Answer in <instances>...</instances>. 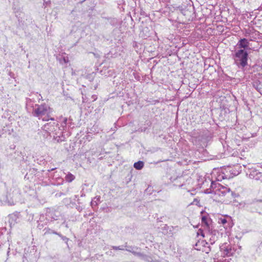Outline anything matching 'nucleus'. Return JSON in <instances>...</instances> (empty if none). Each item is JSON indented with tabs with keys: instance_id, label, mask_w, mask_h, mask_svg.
Wrapping results in <instances>:
<instances>
[{
	"instance_id": "1",
	"label": "nucleus",
	"mask_w": 262,
	"mask_h": 262,
	"mask_svg": "<svg viewBox=\"0 0 262 262\" xmlns=\"http://www.w3.org/2000/svg\"><path fill=\"white\" fill-rule=\"evenodd\" d=\"M31 107L33 108L32 114L33 116L37 117L39 119H41L43 121L54 120V118L51 117L53 110L48 104H35L34 106H31Z\"/></svg>"
},
{
	"instance_id": "2",
	"label": "nucleus",
	"mask_w": 262,
	"mask_h": 262,
	"mask_svg": "<svg viewBox=\"0 0 262 262\" xmlns=\"http://www.w3.org/2000/svg\"><path fill=\"white\" fill-rule=\"evenodd\" d=\"M234 63L239 69H244L248 64V53L243 49L235 50L232 54Z\"/></svg>"
},
{
	"instance_id": "3",
	"label": "nucleus",
	"mask_w": 262,
	"mask_h": 262,
	"mask_svg": "<svg viewBox=\"0 0 262 262\" xmlns=\"http://www.w3.org/2000/svg\"><path fill=\"white\" fill-rule=\"evenodd\" d=\"M249 177L251 179L260 181L262 182V172H259L258 170L255 169L251 170L249 174Z\"/></svg>"
},
{
	"instance_id": "4",
	"label": "nucleus",
	"mask_w": 262,
	"mask_h": 262,
	"mask_svg": "<svg viewBox=\"0 0 262 262\" xmlns=\"http://www.w3.org/2000/svg\"><path fill=\"white\" fill-rule=\"evenodd\" d=\"M219 223L222 224L226 229H230L232 227V223L230 219L227 220L225 217L220 218L219 220Z\"/></svg>"
},
{
	"instance_id": "5",
	"label": "nucleus",
	"mask_w": 262,
	"mask_h": 262,
	"mask_svg": "<svg viewBox=\"0 0 262 262\" xmlns=\"http://www.w3.org/2000/svg\"><path fill=\"white\" fill-rule=\"evenodd\" d=\"M249 45V42L246 38L241 39L237 43V46H238L240 49L245 50L248 48Z\"/></svg>"
},
{
	"instance_id": "6",
	"label": "nucleus",
	"mask_w": 262,
	"mask_h": 262,
	"mask_svg": "<svg viewBox=\"0 0 262 262\" xmlns=\"http://www.w3.org/2000/svg\"><path fill=\"white\" fill-rule=\"evenodd\" d=\"M133 254L135 256H138L139 258H140L141 259L144 260L149 261L151 259V258L149 256L146 255L145 254H143V253H142L140 252H137L136 251H133Z\"/></svg>"
},
{
	"instance_id": "7",
	"label": "nucleus",
	"mask_w": 262,
	"mask_h": 262,
	"mask_svg": "<svg viewBox=\"0 0 262 262\" xmlns=\"http://www.w3.org/2000/svg\"><path fill=\"white\" fill-rule=\"evenodd\" d=\"M174 185L176 186H178L179 187H182L184 185V179L183 177H179V178L176 180V183L174 184Z\"/></svg>"
},
{
	"instance_id": "8",
	"label": "nucleus",
	"mask_w": 262,
	"mask_h": 262,
	"mask_svg": "<svg viewBox=\"0 0 262 262\" xmlns=\"http://www.w3.org/2000/svg\"><path fill=\"white\" fill-rule=\"evenodd\" d=\"M144 166V162L141 161H139L135 162L134 164V167L137 170H141Z\"/></svg>"
},
{
	"instance_id": "9",
	"label": "nucleus",
	"mask_w": 262,
	"mask_h": 262,
	"mask_svg": "<svg viewBox=\"0 0 262 262\" xmlns=\"http://www.w3.org/2000/svg\"><path fill=\"white\" fill-rule=\"evenodd\" d=\"M18 21L19 24L23 26H27L31 23V19H30V17H29L28 18H26V20H25L22 17H21L20 18H18Z\"/></svg>"
},
{
	"instance_id": "10",
	"label": "nucleus",
	"mask_w": 262,
	"mask_h": 262,
	"mask_svg": "<svg viewBox=\"0 0 262 262\" xmlns=\"http://www.w3.org/2000/svg\"><path fill=\"white\" fill-rule=\"evenodd\" d=\"M74 179L75 176L70 172H69L65 177V180L68 182H71Z\"/></svg>"
},
{
	"instance_id": "11",
	"label": "nucleus",
	"mask_w": 262,
	"mask_h": 262,
	"mask_svg": "<svg viewBox=\"0 0 262 262\" xmlns=\"http://www.w3.org/2000/svg\"><path fill=\"white\" fill-rule=\"evenodd\" d=\"M44 129L47 130L49 133L53 132L54 127L51 125L49 123H47L44 125Z\"/></svg>"
},
{
	"instance_id": "12",
	"label": "nucleus",
	"mask_w": 262,
	"mask_h": 262,
	"mask_svg": "<svg viewBox=\"0 0 262 262\" xmlns=\"http://www.w3.org/2000/svg\"><path fill=\"white\" fill-rule=\"evenodd\" d=\"M100 200V196H96L91 201V206L93 207L94 206H97V202H99Z\"/></svg>"
},
{
	"instance_id": "13",
	"label": "nucleus",
	"mask_w": 262,
	"mask_h": 262,
	"mask_svg": "<svg viewBox=\"0 0 262 262\" xmlns=\"http://www.w3.org/2000/svg\"><path fill=\"white\" fill-rule=\"evenodd\" d=\"M202 223L204 224L206 227H209V223L208 221V219L205 216H203L202 217Z\"/></svg>"
},
{
	"instance_id": "14",
	"label": "nucleus",
	"mask_w": 262,
	"mask_h": 262,
	"mask_svg": "<svg viewBox=\"0 0 262 262\" xmlns=\"http://www.w3.org/2000/svg\"><path fill=\"white\" fill-rule=\"evenodd\" d=\"M54 139L57 142L59 143L64 140L65 138L62 135L61 137L60 136H54Z\"/></svg>"
},
{
	"instance_id": "15",
	"label": "nucleus",
	"mask_w": 262,
	"mask_h": 262,
	"mask_svg": "<svg viewBox=\"0 0 262 262\" xmlns=\"http://www.w3.org/2000/svg\"><path fill=\"white\" fill-rule=\"evenodd\" d=\"M124 247L127 248H126L125 249L126 251H127L128 252H130L132 253H133V251H135V249L136 250H138V248L137 247H132V246L128 247L126 245H125Z\"/></svg>"
},
{
	"instance_id": "16",
	"label": "nucleus",
	"mask_w": 262,
	"mask_h": 262,
	"mask_svg": "<svg viewBox=\"0 0 262 262\" xmlns=\"http://www.w3.org/2000/svg\"><path fill=\"white\" fill-rule=\"evenodd\" d=\"M45 234H56V235H58V234H59V233H58L56 231H55L53 230L48 228L46 230V231L45 232Z\"/></svg>"
},
{
	"instance_id": "17",
	"label": "nucleus",
	"mask_w": 262,
	"mask_h": 262,
	"mask_svg": "<svg viewBox=\"0 0 262 262\" xmlns=\"http://www.w3.org/2000/svg\"><path fill=\"white\" fill-rule=\"evenodd\" d=\"M222 190H221V192L223 194H226L227 192H228L230 191V189L229 188L226 187H222Z\"/></svg>"
},
{
	"instance_id": "18",
	"label": "nucleus",
	"mask_w": 262,
	"mask_h": 262,
	"mask_svg": "<svg viewBox=\"0 0 262 262\" xmlns=\"http://www.w3.org/2000/svg\"><path fill=\"white\" fill-rule=\"evenodd\" d=\"M124 246H113L111 247V248L114 249V250H124Z\"/></svg>"
},
{
	"instance_id": "19",
	"label": "nucleus",
	"mask_w": 262,
	"mask_h": 262,
	"mask_svg": "<svg viewBox=\"0 0 262 262\" xmlns=\"http://www.w3.org/2000/svg\"><path fill=\"white\" fill-rule=\"evenodd\" d=\"M58 235L59 237H61V238L63 241H64L66 243H67V242H68V241H69V239H68L67 237H66V236H64L62 235L60 233L58 234Z\"/></svg>"
},
{
	"instance_id": "20",
	"label": "nucleus",
	"mask_w": 262,
	"mask_h": 262,
	"mask_svg": "<svg viewBox=\"0 0 262 262\" xmlns=\"http://www.w3.org/2000/svg\"><path fill=\"white\" fill-rule=\"evenodd\" d=\"M67 118H64L62 122V125L63 126H66L67 125Z\"/></svg>"
},
{
	"instance_id": "21",
	"label": "nucleus",
	"mask_w": 262,
	"mask_h": 262,
	"mask_svg": "<svg viewBox=\"0 0 262 262\" xmlns=\"http://www.w3.org/2000/svg\"><path fill=\"white\" fill-rule=\"evenodd\" d=\"M200 233H201V235H202V236L204 237V233H203V231H202V230H199V232H198V234H200Z\"/></svg>"
},
{
	"instance_id": "22",
	"label": "nucleus",
	"mask_w": 262,
	"mask_h": 262,
	"mask_svg": "<svg viewBox=\"0 0 262 262\" xmlns=\"http://www.w3.org/2000/svg\"><path fill=\"white\" fill-rule=\"evenodd\" d=\"M146 130V128L143 129L142 128H140L138 129V131L140 132H145Z\"/></svg>"
},
{
	"instance_id": "23",
	"label": "nucleus",
	"mask_w": 262,
	"mask_h": 262,
	"mask_svg": "<svg viewBox=\"0 0 262 262\" xmlns=\"http://www.w3.org/2000/svg\"><path fill=\"white\" fill-rule=\"evenodd\" d=\"M29 101H31V100H29L27 101V107L29 106V105H30V104H29V103H30Z\"/></svg>"
},
{
	"instance_id": "24",
	"label": "nucleus",
	"mask_w": 262,
	"mask_h": 262,
	"mask_svg": "<svg viewBox=\"0 0 262 262\" xmlns=\"http://www.w3.org/2000/svg\"><path fill=\"white\" fill-rule=\"evenodd\" d=\"M56 168H52V169L48 170V171L50 172L51 171H53L55 170Z\"/></svg>"
}]
</instances>
